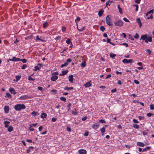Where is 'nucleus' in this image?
Wrapping results in <instances>:
<instances>
[{
	"label": "nucleus",
	"mask_w": 154,
	"mask_h": 154,
	"mask_svg": "<svg viewBox=\"0 0 154 154\" xmlns=\"http://www.w3.org/2000/svg\"><path fill=\"white\" fill-rule=\"evenodd\" d=\"M26 108V106L23 104H17L14 106L15 109L17 111H19L22 109H24Z\"/></svg>",
	"instance_id": "nucleus-1"
},
{
	"label": "nucleus",
	"mask_w": 154,
	"mask_h": 154,
	"mask_svg": "<svg viewBox=\"0 0 154 154\" xmlns=\"http://www.w3.org/2000/svg\"><path fill=\"white\" fill-rule=\"evenodd\" d=\"M133 127L137 129H138L139 128V126L137 124H134L133 125Z\"/></svg>",
	"instance_id": "nucleus-36"
},
{
	"label": "nucleus",
	"mask_w": 154,
	"mask_h": 154,
	"mask_svg": "<svg viewBox=\"0 0 154 154\" xmlns=\"http://www.w3.org/2000/svg\"><path fill=\"white\" fill-rule=\"evenodd\" d=\"M27 67V65L26 64H23L21 67L22 69H24Z\"/></svg>",
	"instance_id": "nucleus-49"
},
{
	"label": "nucleus",
	"mask_w": 154,
	"mask_h": 154,
	"mask_svg": "<svg viewBox=\"0 0 154 154\" xmlns=\"http://www.w3.org/2000/svg\"><path fill=\"white\" fill-rule=\"evenodd\" d=\"M34 79L32 78L30 76H29L28 77V80H29L34 81Z\"/></svg>",
	"instance_id": "nucleus-56"
},
{
	"label": "nucleus",
	"mask_w": 154,
	"mask_h": 154,
	"mask_svg": "<svg viewBox=\"0 0 154 154\" xmlns=\"http://www.w3.org/2000/svg\"><path fill=\"white\" fill-rule=\"evenodd\" d=\"M6 96L8 98H10L11 97V94L9 93H7L6 94Z\"/></svg>",
	"instance_id": "nucleus-42"
},
{
	"label": "nucleus",
	"mask_w": 154,
	"mask_h": 154,
	"mask_svg": "<svg viewBox=\"0 0 154 154\" xmlns=\"http://www.w3.org/2000/svg\"><path fill=\"white\" fill-rule=\"evenodd\" d=\"M103 12L104 11L102 9H101L100 11H99L98 13L99 16V17H101L102 16Z\"/></svg>",
	"instance_id": "nucleus-19"
},
{
	"label": "nucleus",
	"mask_w": 154,
	"mask_h": 154,
	"mask_svg": "<svg viewBox=\"0 0 154 154\" xmlns=\"http://www.w3.org/2000/svg\"><path fill=\"white\" fill-rule=\"evenodd\" d=\"M73 88V87H66L64 88V90H66L67 91H69L71 90Z\"/></svg>",
	"instance_id": "nucleus-30"
},
{
	"label": "nucleus",
	"mask_w": 154,
	"mask_h": 154,
	"mask_svg": "<svg viewBox=\"0 0 154 154\" xmlns=\"http://www.w3.org/2000/svg\"><path fill=\"white\" fill-rule=\"evenodd\" d=\"M10 123V122L8 121H5L4 122V124L5 125V127L7 128L9 126L8 124Z\"/></svg>",
	"instance_id": "nucleus-16"
},
{
	"label": "nucleus",
	"mask_w": 154,
	"mask_h": 154,
	"mask_svg": "<svg viewBox=\"0 0 154 154\" xmlns=\"http://www.w3.org/2000/svg\"><path fill=\"white\" fill-rule=\"evenodd\" d=\"M85 26H84L83 27H82L81 28V29H79L78 27H77V29H78V30L79 31V32H81V31H83L85 29Z\"/></svg>",
	"instance_id": "nucleus-33"
},
{
	"label": "nucleus",
	"mask_w": 154,
	"mask_h": 154,
	"mask_svg": "<svg viewBox=\"0 0 154 154\" xmlns=\"http://www.w3.org/2000/svg\"><path fill=\"white\" fill-rule=\"evenodd\" d=\"M116 56V55L115 54H110V56L112 58H113L114 57H115Z\"/></svg>",
	"instance_id": "nucleus-51"
},
{
	"label": "nucleus",
	"mask_w": 154,
	"mask_h": 154,
	"mask_svg": "<svg viewBox=\"0 0 154 154\" xmlns=\"http://www.w3.org/2000/svg\"><path fill=\"white\" fill-rule=\"evenodd\" d=\"M57 118L53 117L52 119V122H55L57 120Z\"/></svg>",
	"instance_id": "nucleus-60"
},
{
	"label": "nucleus",
	"mask_w": 154,
	"mask_h": 154,
	"mask_svg": "<svg viewBox=\"0 0 154 154\" xmlns=\"http://www.w3.org/2000/svg\"><path fill=\"white\" fill-rule=\"evenodd\" d=\"M78 152L79 154H86L87 151L85 149H82L79 150Z\"/></svg>",
	"instance_id": "nucleus-8"
},
{
	"label": "nucleus",
	"mask_w": 154,
	"mask_h": 154,
	"mask_svg": "<svg viewBox=\"0 0 154 154\" xmlns=\"http://www.w3.org/2000/svg\"><path fill=\"white\" fill-rule=\"evenodd\" d=\"M31 114L35 116L39 115V113L35 111H33L31 113Z\"/></svg>",
	"instance_id": "nucleus-23"
},
{
	"label": "nucleus",
	"mask_w": 154,
	"mask_h": 154,
	"mask_svg": "<svg viewBox=\"0 0 154 154\" xmlns=\"http://www.w3.org/2000/svg\"><path fill=\"white\" fill-rule=\"evenodd\" d=\"M122 45H124L126 47H128V44L126 43H122L121 44Z\"/></svg>",
	"instance_id": "nucleus-53"
},
{
	"label": "nucleus",
	"mask_w": 154,
	"mask_h": 154,
	"mask_svg": "<svg viewBox=\"0 0 154 154\" xmlns=\"http://www.w3.org/2000/svg\"><path fill=\"white\" fill-rule=\"evenodd\" d=\"M99 127V125L96 123L94 124L92 126V128L96 130Z\"/></svg>",
	"instance_id": "nucleus-18"
},
{
	"label": "nucleus",
	"mask_w": 154,
	"mask_h": 154,
	"mask_svg": "<svg viewBox=\"0 0 154 154\" xmlns=\"http://www.w3.org/2000/svg\"><path fill=\"white\" fill-rule=\"evenodd\" d=\"M66 43L68 44H69L70 43H72L70 39L69 38H68L67 39V40L66 41Z\"/></svg>",
	"instance_id": "nucleus-41"
},
{
	"label": "nucleus",
	"mask_w": 154,
	"mask_h": 154,
	"mask_svg": "<svg viewBox=\"0 0 154 154\" xmlns=\"http://www.w3.org/2000/svg\"><path fill=\"white\" fill-rule=\"evenodd\" d=\"M137 21L138 23L139 24L140 27H141L142 25V24L141 23L140 20V18H138L137 19Z\"/></svg>",
	"instance_id": "nucleus-17"
},
{
	"label": "nucleus",
	"mask_w": 154,
	"mask_h": 154,
	"mask_svg": "<svg viewBox=\"0 0 154 154\" xmlns=\"http://www.w3.org/2000/svg\"><path fill=\"white\" fill-rule=\"evenodd\" d=\"M91 81L88 82H86L84 85L85 88L91 86Z\"/></svg>",
	"instance_id": "nucleus-12"
},
{
	"label": "nucleus",
	"mask_w": 154,
	"mask_h": 154,
	"mask_svg": "<svg viewBox=\"0 0 154 154\" xmlns=\"http://www.w3.org/2000/svg\"><path fill=\"white\" fill-rule=\"evenodd\" d=\"M152 115H153V114L150 113H148L147 114V116L149 117L151 116Z\"/></svg>",
	"instance_id": "nucleus-58"
},
{
	"label": "nucleus",
	"mask_w": 154,
	"mask_h": 154,
	"mask_svg": "<svg viewBox=\"0 0 154 154\" xmlns=\"http://www.w3.org/2000/svg\"><path fill=\"white\" fill-rule=\"evenodd\" d=\"M9 60L13 61H20V59L19 58H17L14 57H13L12 59H9Z\"/></svg>",
	"instance_id": "nucleus-7"
},
{
	"label": "nucleus",
	"mask_w": 154,
	"mask_h": 154,
	"mask_svg": "<svg viewBox=\"0 0 154 154\" xmlns=\"http://www.w3.org/2000/svg\"><path fill=\"white\" fill-rule=\"evenodd\" d=\"M48 23L47 22H45L43 24V26L44 28H46L48 26Z\"/></svg>",
	"instance_id": "nucleus-26"
},
{
	"label": "nucleus",
	"mask_w": 154,
	"mask_h": 154,
	"mask_svg": "<svg viewBox=\"0 0 154 154\" xmlns=\"http://www.w3.org/2000/svg\"><path fill=\"white\" fill-rule=\"evenodd\" d=\"M28 98H29L28 96H27V95H25L21 96L19 98V99L23 100L27 99H28Z\"/></svg>",
	"instance_id": "nucleus-11"
},
{
	"label": "nucleus",
	"mask_w": 154,
	"mask_h": 154,
	"mask_svg": "<svg viewBox=\"0 0 154 154\" xmlns=\"http://www.w3.org/2000/svg\"><path fill=\"white\" fill-rule=\"evenodd\" d=\"M137 145L139 146L143 147L145 146V144L142 142H137Z\"/></svg>",
	"instance_id": "nucleus-14"
},
{
	"label": "nucleus",
	"mask_w": 154,
	"mask_h": 154,
	"mask_svg": "<svg viewBox=\"0 0 154 154\" xmlns=\"http://www.w3.org/2000/svg\"><path fill=\"white\" fill-rule=\"evenodd\" d=\"M134 6L135 7H136V9H135V11H137L138 10V6L137 5H134Z\"/></svg>",
	"instance_id": "nucleus-44"
},
{
	"label": "nucleus",
	"mask_w": 154,
	"mask_h": 154,
	"mask_svg": "<svg viewBox=\"0 0 154 154\" xmlns=\"http://www.w3.org/2000/svg\"><path fill=\"white\" fill-rule=\"evenodd\" d=\"M147 38V35L146 34L144 35H141L140 40L142 39L143 40H145Z\"/></svg>",
	"instance_id": "nucleus-20"
},
{
	"label": "nucleus",
	"mask_w": 154,
	"mask_h": 154,
	"mask_svg": "<svg viewBox=\"0 0 154 154\" xmlns=\"http://www.w3.org/2000/svg\"><path fill=\"white\" fill-rule=\"evenodd\" d=\"M111 40L110 39L108 38H107V42L108 43H109L110 44H112V43L110 42Z\"/></svg>",
	"instance_id": "nucleus-62"
},
{
	"label": "nucleus",
	"mask_w": 154,
	"mask_h": 154,
	"mask_svg": "<svg viewBox=\"0 0 154 154\" xmlns=\"http://www.w3.org/2000/svg\"><path fill=\"white\" fill-rule=\"evenodd\" d=\"M13 130V127L11 126H9L8 129V131L9 132H11Z\"/></svg>",
	"instance_id": "nucleus-27"
},
{
	"label": "nucleus",
	"mask_w": 154,
	"mask_h": 154,
	"mask_svg": "<svg viewBox=\"0 0 154 154\" xmlns=\"http://www.w3.org/2000/svg\"><path fill=\"white\" fill-rule=\"evenodd\" d=\"M61 38V36H58L57 37L55 38V39L56 40H57L58 39H60Z\"/></svg>",
	"instance_id": "nucleus-64"
},
{
	"label": "nucleus",
	"mask_w": 154,
	"mask_h": 154,
	"mask_svg": "<svg viewBox=\"0 0 154 154\" xmlns=\"http://www.w3.org/2000/svg\"><path fill=\"white\" fill-rule=\"evenodd\" d=\"M66 30V28L65 27H64V26L62 27V31L63 32L65 31Z\"/></svg>",
	"instance_id": "nucleus-61"
},
{
	"label": "nucleus",
	"mask_w": 154,
	"mask_h": 154,
	"mask_svg": "<svg viewBox=\"0 0 154 154\" xmlns=\"http://www.w3.org/2000/svg\"><path fill=\"white\" fill-rule=\"evenodd\" d=\"M68 65V64L67 63H66V62L64 64H62L60 66L61 67L63 68V67L64 66H66Z\"/></svg>",
	"instance_id": "nucleus-40"
},
{
	"label": "nucleus",
	"mask_w": 154,
	"mask_h": 154,
	"mask_svg": "<svg viewBox=\"0 0 154 154\" xmlns=\"http://www.w3.org/2000/svg\"><path fill=\"white\" fill-rule=\"evenodd\" d=\"M134 82L135 84H139V82L137 80H134Z\"/></svg>",
	"instance_id": "nucleus-57"
},
{
	"label": "nucleus",
	"mask_w": 154,
	"mask_h": 154,
	"mask_svg": "<svg viewBox=\"0 0 154 154\" xmlns=\"http://www.w3.org/2000/svg\"><path fill=\"white\" fill-rule=\"evenodd\" d=\"M123 19L124 21L127 22H129L130 21L128 19H127V18L126 17H124L123 18Z\"/></svg>",
	"instance_id": "nucleus-50"
},
{
	"label": "nucleus",
	"mask_w": 154,
	"mask_h": 154,
	"mask_svg": "<svg viewBox=\"0 0 154 154\" xmlns=\"http://www.w3.org/2000/svg\"><path fill=\"white\" fill-rule=\"evenodd\" d=\"M80 18L79 17H77L76 18L75 20V22L77 23L78 21H79L80 20Z\"/></svg>",
	"instance_id": "nucleus-32"
},
{
	"label": "nucleus",
	"mask_w": 154,
	"mask_h": 154,
	"mask_svg": "<svg viewBox=\"0 0 154 154\" xmlns=\"http://www.w3.org/2000/svg\"><path fill=\"white\" fill-rule=\"evenodd\" d=\"M30 127L29 128V131H32L34 130V129L32 127V126L31 125H29Z\"/></svg>",
	"instance_id": "nucleus-37"
},
{
	"label": "nucleus",
	"mask_w": 154,
	"mask_h": 154,
	"mask_svg": "<svg viewBox=\"0 0 154 154\" xmlns=\"http://www.w3.org/2000/svg\"><path fill=\"white\" fill-rule=\"evenodd\" d=\"M146 51L148 52V54L150 55L151 54V51L149 50V49H147L146 50Z\"/></svg>",
	"instance_id": "nucleus-59"
},
{
	"label": "nucleus",
	"mask_w": 154,
	"mask_h": 154,
	"mask_svg": "<svg viewBox=\"0 0 154 154\" xmlns=\"http://www.w3.org/2000/svg\"><path fill=\"white\" fill-rule=\"evenodd\" d=\"M153 10H151L149 12H148L146 14V16H148V15L152 13L153 12Z\"/></svg>",
	"instance_id": "nucleus-34"
},
{
	"label": "nucleus",
	"mask_w": 154,
	"mask_h": 154,
	"mask_svg": "<svg viewBox=\"0 0 154 154\" xmlns=\"http://www.w3.org/2000/svg\"><path fill=\"white\" fill-rule=\"evenodd\" d=\"M146 39L149 42H152V38L151 37H147V38Z\"/></svg>",
	"instance_id": "nucleus-38"
},
{
	"label": "nucleus",
	"mask_w": 154,
	"mask_h": 154,
	"mask_svg": "<svg viewBox=\"0 0 154 154\" xmlns=\"http://www.w3.org/2000/svg\"><path fill=\"white\" fill-rule=\"evenodd\" d=\"M101 131V132L103 134L102 135H103V133L105 132V128L103 127L102 128L100 129Z\"/></svg>",
	"instance_id": "nucleus-25"
},
{
	"label": "nucleus",
	"mask_w": 154,
	"mask_h": 154,
	"mask_svg": "<svg viewBox=\"0 0 154 154\" xmlns=\"http://www.w3.org/2000/svg\"><path fill=\"white\" fill-rule=\"evenodd\" d=\"M71 104L70 103H69L68 105L67 106V107L68 108V111H69V110L71 108H70V107H71Z\"/></svg>",
	"instance_id": "nucleus-46"
},
{
	"label": "nucleus",
	"mask_w": 154,
	"mask_h": 154,
	"mask_svg": "<svg viewBox=\"0 0 154 154\" xmlns=\"http://www.w3.org/2000/svg\"><path fill=\"white\" fill-rule=\"evenodd\" d=\"M114 23L116 26L120 27L122 26L123 24V22L120 20L115 21Z\"/></svg>",
	"instance_id": "nucleus-4"
},
{
	"label": "nucleus",
	"mask_w": 154,
	"mask_h": 154,
	"mask_svg": "<svg viewBox=\"0 0 154 154\" xmlns=\"http://www.w3.org/2000/svg\"><path fill=\"white\" fill-rule=\"evenodd\" d=\"M150 148L149 146H148L145 148L144 149H143V150L142 152H145L147 151L149 149H150Z\"/></svg>",
	"instance_id": "nucleus-29"
},
{
	"label": "nucleus",
	"mask_w": 154,
	"mask_h": 154,
	"mask_svg": "<svg viewBox=\"0 0 154 154\" xmlns=\"http://www.w3.org/2000/svg\"><path fill=\"white\" fill-rule=\"evenodd\" d=\"M118 8L119 9V11L120 13L121 14H122V9L121 8L120 5H118Z\"/></svg>",
	"instance_id": "nucleus-21"
},
{
	"label": "nucleus",
	"mask_w": 154,
	"mask_h": 154,
	"mask_svg": "<svg viewBox=\"0 0 154 154\" xmlns=\"http://www.w3.org/2000/svg\"><path fill=\"white\" fill-rule=\"evenodd\" d=\"M141 0H135V2L137 4H139L140 3Z\"/></svg>",
	"instance_id": "nucleus-63"
},
{
	"label": "nucleus",
	"mask_w": 154,
	"mask_h": 154,
	"mask_svg": "<svg viewBox=\"0 0 154 154\" xmlns=\"http://www.w3.org/2000/svg\"><path fill=\"white\" fill-rule=\"evenodd\" d=\"M9 91L11 94H16V92L15 91L14 89L13 88H10Z\"/></svg>",
	"instance_id": "nucleus-13"
},
{
	"label": "nucleus",
	"mask_w": 154,
	"mask_h": 154,
	"mask_svg": "<svg viewBox=\"0 0 154 154\" xmlns=\"http://www.w3.org/2000/svg\"><path fill=\"white\" fill-rule=\"evenodd\" d=\"M43 65L42 63H38L37 66H35V69L34 71H36L37 70H39L41 69V67Z\"/></svg>",
	"instance_id": "nucleus-5"
},
{
	"label": "nucleus",
	"mask_w": 154,
	"mask_h": 154,
	"mask_svg": "<svg viewBox=\"0 0 154 154\" xmlns=\"http://www.w3.org/2000/svg\"><path fill=\"white\" fill-rule=\"evenodd\" d=\"M38 40L41 41L42 42H43V40L42 39L40 38L38 36H37L35 40L36 41H37Z\"/></svg>",
	"instance_id": "nucleus-28"
},
{
	"label": "nucleus",
	"mask_w": 154,
	"mask_h": 154,
	"mask_svg": "<svg viewBox=\"0 0 154 154\" xmlns=\"http://www.w3.org/2000/svg\"><path fill=\"white\" fill-rule=\"evenodd\" d=\"M72 61V59L70 58L66 60V63H67L68 64L69 63L71 62Z\"/></svg>",
	"instance_id": "nucleus-39"
},
{
	"label": "nucleus",
	"mask_w": 154,
	"mask_h": 154,
	"mask_svg": "<svg viewBox=\"0 0 154 154\" xmlns=\"http://www.w3.org/2000/svg\"><path fill=\"white\" fill-rule=\"evenodd\" d=\"M73 75H70L69 76V82L71 83H73Z\"/></svg>",
	"instance_id": "nucleus-9"
},
{
	"label": "nucleus",
	"mask_w": 154,
	"mask_h": 154,
	"mask_svg": "<svg viewBox=\"0 0 154 154\" xmlns=\"http://www.w3.org/2000/svg\"><path fill=\"white\" fill-rule=\"evenodd\" d=\"M105 29V28L103 26H101L100 27V30L101 31L103 32Z\"/></svg>",
	"instance_id": "nucleus-35"
},
{
	"label": "nucleus",
	"mask_w": 154,
	"mask_h": 154,
	"mask_svg": "<svg viewBox=\"0 0 154 154\" xmlns=\"http://www.w3.org/2000/svg\"><path fill=\"white\" fill-rule=\"evenodd\" d=\"M133 121L134 123H139L138 121L136 119H133Z\"/></svg>",
	"instance_id": "nucleus-43"
},
{
	"label": "nucleus",
	"mask_w": 154,
	"mask_h": 154,
	"mask_svg": "<svg viewBox=\"0 0 154 154\" xmlns=\"http://www.w3.org/2000/svg\"><path fill=\"white\" fill-rule=\"evenodd\" d=\"M88 135V131H86L84 134L85 136H87Z\"/></svg>",
	"instance_id": "nucleus-55"
},
{
	"label": "nucleus",
	"mask_w": 154,
	"mask_h": 154,
	"mask_svg": "<svg viewBox=\"0 0 154 154\" xmlns=\"http://www.w3.org/2000/svg\"><path fill=\"white\" fill-rule=\"evenodd\" d=\"M20 61H22L23 63H26V60L25 59H20Z\"/></svg>",
	"instance_id": "nucleus-54"
},
{
	"label": "nucleus",
	"mask_w": 154,
	"mask_h": 154,
	"mask_svg": "<svg viewBox=\"0 0 154 154\" xmlns=\"http://www.w3.org/2000/svg\"><path fill=\"white\" fill-rule=\"evenodd\" d=\"M68 70H66L65 71H62V74H60V76H62L66 75L68 73Z\"/></svg>",
	"instance_id": "nucleus-15"
},
{
	"label": "nucleus",
	"mask_w": 154,
	"mask_h": 154,
	"mask_svg": "<svg viewBox=\"0 0 154 154\" xmlns=\"http://www.w3.org/2000/svg\"><path fill=\"white\" fill-rule=\"evenodd\" d=\"M46 116H47L46 114L44 113H42L41 116V118L42 119H44V118H46Z\"/></svg>",
	"instance_id": "nucleus-22"
},
{
	"label": "nucleus",
	"mask_w": 154,
	"mask_h": 154,
	"mask_svg": "<svg viewBox=\"0 0 154 154\" xmlns=\"http://www.w3.org/2000/svg\"><path fill=\"white\" fill-rule=\"evenodd\" d=\"M4 111L5 113H8L9 112V108L8 106H6L4 108Z\"/></svg>",
	"instance_id": "nucleus-10"
},
{
	"label": "nucleus",
	"mask_w": 154,
	"mask_h": 154,
	"mask_svg": "<svg viewBox=\"0 0 154 154\" xmlns=\"http://www.w3.org/2000/svg\"><path fill=\"white\" fill-rule=\"evenodd\" d=\"M60 99L61 100L64 101H65L66 100V98L64 97H61Z\"/></svg>",
	"instance_id": "nucleus-47"
},
{
	"label": "nucleus",
	"mask_w": 154,
	"mask_h": 154,
	"mask_svg": "<svg viewBox=\"0 0 154 154\" xmlns=\"http://www.w3.org/2000/svg\"><path fill=\"white\" fill-rule=\"evenodd\" d=\"M150 108L151 110L154 109V105L151 104L150 105Z\"/></svg>",
	"instance_id": "nucleus-48"
},
{
	"label": "nucleus",
	"mask_w": 154,
	"mask_h": 154,
	"mask_svg": "<svg viewBox=\"0 0 154 154\" xmlns=\"http://www.w3.org/2000/svg\"><path fill=\"white\" fill-rule=\"evenodd\" d=\"M106 22L107 24L109 26H112L113 24L111 21V19L109 17V15H108L106 18Z\"/></svg>",
	"instance_id": "nucleus-2"
},
{
	"label": "nucleus",
	"mask_w": 154,
	"mask_h": 154,
	"mask_svg": "<svg viewBox=\"0 0 154 154\" xmlns=\"http://www.w3.org/2000/svg\"><path fill=\"white\" fill-rule=\"evenodd\" d=\"M122 61L124 63H131L133 62V60L132 59L127 60L125 59L122 60Z\"/></svg>",
	"instance_id": "nucleus-6"
},
{
	"label": "nucleus",
	"mask_w": 154,
	"mask_h": 154,
	"mask_svg": "<svg viewBox=\"0 0 154 154\" xmlns=\"http://www.w3.org/2000/svg\"><path fill=\"white\" fill-rule=\"evenodd\" d=\"M81 66L83 68L85 67V66H86V62L85 61L82 62V63H81Z\"/></svg>",
	"instance_id": "nucleus-24"
},
{
	"label": "nucleus",
	"mask_w": 154,
	"mask_h": 154,
	"mask_svg": "<svg viewBox=\"0 0 154 154\" xmlns=\"http://www.w3.org/2000/svg\"><path fill=\"white\" fill-rule=\"evenodd\" d=\"M139 36L137 33H136L134 36V38H135L138 39L139 38Z\"/></svg>",
	"instance_id": "nucleus-45"
},
{
	"label": "nucleus",
	"mask_w": 154,
	"mask_h": 154,
	"mask_svg": "<svg viewBox=\"0 0 154 154\" xmlns=\"http://www.w3.org/2000/svg\"><path fill=\"white\" fill-rule=\"evenodd\" d=\"M58 74L57 72H54L52 74V76L51 77V80L53 81H55L57 80L58 78V76L56 75Z\"/></svg>",
	"instance_id": "nucleus-3"
},
{
	"label": "nucleus",
	"mask_w": 154,
	"mask_h": 154,
	"mask_svg": "<svg viewBox=\"0 0 154 154\" xmlns=\"http://www.w3.org/2000/svg\"><path fill=\"white\" fill-rule=\"evenodd\" d=\"M15 78H16V81L17 82L20 80V79L21 78V76H19V75H17L16 76Z\"/></svg>",
	"instance_id": "nucleus-31"
},
{
	"label": "nucleus",
	"mask_w": 154,
	"mask_h": 154,
	"mask_svg": "<svg viewBox=\"0 0 154 154\" xmlns=\"http://www.w3.org/2000/svg\"><path fill=\"white\" fill-rule=\"evenodd\" d=\"M99 122L102 123H104L106 122L103 119L100 120Z\"/></svg>",
	"instance_id": "nucleus-52"
}]
</instances>
